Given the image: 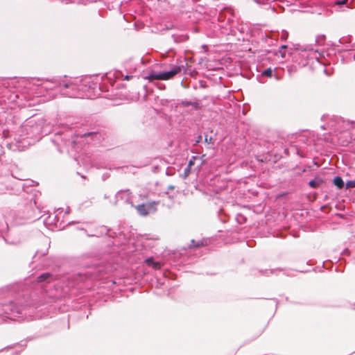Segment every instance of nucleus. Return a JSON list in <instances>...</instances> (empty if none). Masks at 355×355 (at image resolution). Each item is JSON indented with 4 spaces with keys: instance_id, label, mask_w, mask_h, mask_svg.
<instances>
[{
    "instance_id": "obj_12",
    "label": "nucleus",
    "mask_w": 355,
    "mask_h": 355,
    "mask_svg": "<svg viewBox=\"0 0 355 355\" xmlns=\"http://www.w3.org/2000/svg\"><path fill=\"white\" fill-rule=\"evenodd\" d=\"M191 243H192V246H193V247H199V246H200L201 245H202V243H200L199 242H198V243H196V242H195V241H194V240H192V241H191Z\"/></svg>"
},
{
    "instance_id": "obj_1",
    "label": "nucleus",
    "mask_w": 355,
    "mask_h": 355,
    "mask_svg": "<svg viewBox=\"0 0 355 355\" xmlns=\"http://www.w3.org/2000/svg\"><path fill=\"white\" fill-rule=\"evenodd\" d=\"M182 69L183 66H174L172 69L168 71L159 73L152 72L148 75V76L146 77V78L148 79L150 81H153L154 80H170L172 79L175 75L180 73Z\"/></svg>"
},
{
    "instance_id": "obj_4",
    "label": "nucleus",
    "mask_w": 355,
    "mask_h": 355,
    "mask_svg": "<svg viewBox=\"0 0 355 355\" xmlns=\"http://www.w3.org/2000/svg\"><path fill=\"white\" fill-rule=\"evenodd\" d=\"M146 262L148 266H151L154 269H159L161 268V265L159 262L155 261L152 258L147 259Z\"/></svg>"
},
{
    "instance_id": "obj_19",
    "label": "nucleus",
    "mask_w": 355,
    "mask_h": 355,
    "mask_svg": "<svg viewBox=\"0 0 355 355\" xmlns=\"http://www.w3.org/2000/svg\"><path fill=\"white\" fill-rule=\"evenodd\" d=\"M282 47V48H286V46L285 45H283Z\"/></svg>"
},
{
    "instance_id": "obj_2",
    "label": "nucleus",
    "mask_w": 355,
    "mask_h": 355,
    "mask_svg": "<svg viewBox=\"0 0 355 355\" xmlns=\"http://www.w3.org/2000/svg\"><path fill=\"white\" fill-rule=\"evenodd\" d=\"M156 205L155 202L153 203H149L148 205H139L137 207V210L139 213V214L142 216H146L151 211H155V209L154 206Z\"/></svg>"
},
{
    "instance_id": "obj_11",
    "label": "nucleus",
    "mask_w": 355,
    "mask_h": 355,
    "mask_svg": "<svg viewBox=\"0 0 355 355\" xmlns=\"http://www.w3.org/2000/svg\"><path fill=\"white\" fill-rule=\"evenodd\" d=\"M288 33L286 31H283L281 35V37L282 40H286L288 37Z\"/></svg>"
},
{
    "instance_id": "obj_15",
    "label": "nucleus",
    "mask_w": 355,
    "mask_h": 355,
    "mask_svg": "<svg viewBox=\"0 0 355 355\" xmlns=\"http://www.w3.org/2000/svg\"><path fill=\"white\" fill-rule=\"evenodd\" d=\"M345 1H346V0H345V1H338V2H337V3H338V4H344V3H345Z\"/></svg>"
},
{
    "instance_id": "obj_8",
    "label": "nucleus",
    "mask_w": 355,
    "mask_h": 355,
    "mask_svg": "<svg viewBox=\"0 0 355 355\" xmlns=\"http://www.w3.org/2000/svg\"><path fill=\"white\" fill-rule=\"evenodd\" d=\"M272 75V70L270 68H268L262 72V76H264L271 77Z\"/></svg>"
},
{
    "instance_id": "obj_10",
    "label": "nucleus",
    "mask_w": 355,
    "mask_h": 355,
    "mask_svg": "<svg viewBox=\"0 0 355 355\" xmlns=\"http://www.w3.org/2000/svg\"><path fill=\"white\" fill-rule=\"evenodd\" d=\"M309 186L311 187H313V188H316L318 187V181L315 180H311L309 183Z\"/></svg>"
},
{
    "instance_id": "obj_7",
    "label": "nucleus",
    "mask_w": 355,
    "mask_h": 355,
    "mask_svg": "<svg viewBox=\"0 0 355 355\" xmlns=\"http://www.w3.org/2000/svg\"><path fill=\"white\" fill-rule=\"evenodd\" d=\"M181 104L184 107H187V106H189V105H193L195 107H197V105H198L197 103L191 102V101H182Z\"/></svg>"
},
{
    "instance_id": "obj_20",
    "label": "nucleus",
    "mask_w": 355,
    "mask_h": 355,
    "mask_svg": "<svg viewBox=\"0 0 355 355\" xmlns=\"http://www.w3.org/2000/svg\"><path fill=\"white\" fill-rule=\"evenodd\" d=\"M354 59L355 60V55H354Z\"/></svg>"
},
{
    "instance_id": "obj_5",
    "label": "nucleus",
    "mask_w": 355,
    "mask_h": 355,
    "mask_svg": "<svg viewBox=\"0 0 355 355\" xmlns=\"http://www.w3.org/2000/svg\"><path fill=\"white\" fill-rule=\"evenodd\" d=\"M51 275L49 272L44 273L37 277V282H49L51 279Z\"/></svg>"
},
{
    "instance_id": "obj_6",
    "label": "nucleus",
    "mask_w": 355,
    "mask_h": 355,
    "mask_svg": "<svg viewBox=\"0 0 355 355\" xmlns=\"http://www.w3.org/2000/svg\"><path fill=\"white\" fill-rule=\"evenodd\" d=\"M333 182L335 186H336L338 189H342L344 187V182L343 179L339 177L336 176L334 178Z\"/></svg>"
},
{
    "instance_id": "obj_16",
    "label": "nucleus",
    "mask_w": 355,
    "mask_h": 355,
    "mask_svg": "<svg viewBox=\"0 0 355 355\" xmlns=\"http://www.w3.org/2000/svg\"><path fill=\"white\" fill-rule=\"evenodd\" d=\"M130 77H131V76H126L125 77V80H130Z\"/></svg>"
},
{
    "instance_id": "obj_14",
    "label": "nucleus",
    "mask_w": 355,
    "mask_h": 355,
    "mask_svg": "<svg viewBox=\"0 0 355 355\" xmlns=\"http://www.w3.org/2000/svg\"><path fill=\"white\" fill-rule=\"evenodd\" d=\"M64 94L70 96V97H73L74 96V94L73 93H71V92H69V93H64Z\"/></svg>"
},
{
    "instance_id": "obj_13",
    "label": "nucleus",
    "mask_w": 355,
    "mask_h": 355,
    "mask_svg": "<svg viewBox=\"0 0 355 355\" xmlns=\"http://www.w3.org/2000/svg\"><path fill=\"white\" fill-rule=\"evenodd\" d=\"M64 86H65L66 88H68V87L73 88L74 87L73 85H71V84H69V85L66 84Z\"/></svg>"
},
{
    "instance_id": "obj_3",
    "label": "nucleus",
    "mask_w": 355,
    "mask_h": 355,
    "mask_svg": "<svg viewBox=\"0 0 355 355\" xmlns=\"http://www.w3.org/2000/svg\"><path fill=\"white\" fill-rule=\"evenodd\" d=\"M117 200H124L127 203L132 204V193L129 189L121 190L116 194Z\"/></svg>"
},
{
    "instance_id": "obj_18",
    "label": "nucleus",
    "mask_w": 355,
    "mask_h": 355,
    "mask_svg": "<svg viewBox=\"0 0 355 355\" xmlns=\"http://www.w3.org/2000/svg\"><path fill=\"white\" fill-rule=\"evenodd\" d=\"M330 125H331V127L332 128H335L334 127L333 124H331Z\"/></svg>"
},
{
    "instance_id": "obj_17",
    "label": "nucleus",
    "mask_w": 355,
    "mask_h": 355,
    "mask_svg": "<svg viewBox=\"0 0 355 355\" xmlns=\"http://www.w3.org/2000/svg\"><path fill=\"white\" fill-rule=\"evenodd\" d=\"M193 164L192 161L191 160L189 163V167L191 166V164Z\"/></svg>"
},
{
    "instance_id": "obj_9",
    "label": "nucleus",
    "mask_w": 355,
    "mask_h": 355,
    "mask_svg": "<svg viewBox=\"0 0 355 355\" xmlns=\"http://www.w3.org/2000/svg\"><path fill=\"white\" fill-rule=\"evenodd\" d=\"M346 189L354 188L355 187V180H349L346 182Z\"/></svg>"
}]
</instances>
